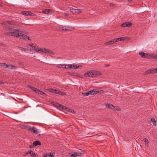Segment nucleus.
Returning a JSON list of instances; mask_svg holds the SVG:
<instances>
[{
	"label": "nucleus",
	"instance_id": "nucleus-41",
	"mask_svg": "<svg viewBox=\"0 0 157 157\" xmlns=\"http://www.w3.org/2000/svg\"><path fill=\"white\" fill-rule=\"evenodd\" d=\"M70 65H69V64L65 65V66L64 67V68H65V69L70 68V67H69Z\"/></svg>",
	"mask_w": 157,
	"mask_h": 157
},
{
	"label": "nucleus",
	"instance_id": "nucleus-39",
	"mask_svg": "<svg viewBox=\"0 0 157 157\" xmlns=\"http://www.w3.org/2000/svg\"><path fill=\"white\" fill-rule=\"evenodd\" d=\"M18 48L20 49L21 50V51H25V50H27V49H26V48H22V47H18Z\"/></svg>",
	"mask_w": 157,
	"mask_h": 157
},
{
	"label": "nucleus",
	"instance_id": "nucleus-57",
	"mask_svg": "<svg viewBox=\"0 0 157 157\" xmlns=\"http://www.w3.org/2000/svg\"><path fill=\"white\" fill-rule=\"evenodd\" d=\"M132 1V0H128V1L129 2H131Z\"/></svg>",
	"mask_w": 157,
	"mask_h": 157
},
{
	"label": "nucleus",
	"instance_id": "nucleus-51",
	"mask_svg": "<svg viewBox=\"0 0 157 157\" xmlns=\"http://www.w3.org/2000/svg\"><path fill=\"white\" fill-rule=\"evenodd\" d=\"M121 39V40H125L126 39V37H120Z\"/></svg>",
	"mask_w": 157,
	"mask_h": 157
},
{
	"label": "nucleus",
	"instance_id": "nucleus-16",
	"mask_svg": "<svg viewBox=\"0 0 157 157\" xmlns=\"http://www.w3.org/2000/svg\"><path fill=\"white\" fill-rule=\"evenodd\" d=\"M149 58L157 59V55L149 53Z\"/></svg>",
	"mask_w": 157,
	"mask_h": 157
},
{
	"label": "nucleus",
	"instance_id": "nucleus-56",
	"mask_svg": "<svg viewBox=\"0 0 157 157\" xmlns=\"http://www.w3.org/2000/svg\"><path fill=\"white\" fill-rule=\"evenodd\" d=\"M64 109H67V108L66 106H64Z\"/></svg>",
	"mask_w": 157,
	"mask_h": 157
},
{
	"label": "nucleus",
	"instance_id": "nucleus-31",
	"mask_svg": "<svg viewBox=\"0 0 157 157\" xmlns=\"http://www.w3.org/2000/svg\"><path fill=\"white\" fill-rule=\"evenodd\" d=\"M65 66V64H59V65L57 67L59 68H64V67Z\"/></svg>",
	"mask_w": 157,
	"mask_h": 157
},
{
	"label": "nucleus",
	"instance_id": "nucleus-20",
	"mask_svg": "<svg viewBox=\"0 0 157 157\" xmlns=\"http://www.w3.org/2000/svg\"><path fill=\"white\" fill-rule=\"evenodd\" d=\"M58 90L52 89H51L49 90V91L51 92L56 94H57V93H58Z\"/></svg>",
	"mask_w": 157,
	"mask_h": 157
},
{
	"label": "nucleus",
	"instance_id": "nucleus-26",
	"mask_svg": "<svg viewBox=\"0 0 157 157\" xmlns=\"http://www.w3.org/2000/svg\"><path fill=\"white\" fill-rule=\"evenodd\" d=\"M151 121L152 122L153 125H155V119L152 117L151 118Z\"/></svg>",
	"mask_w": 157,
	"mask_h": 157
},
{
	"label": "nucleus",
	"instance_id": "nucleus-19",
	"mask_svg": "<svg viewBox=\"0 0 157 157\" xmlns=\"http://www.w3.org/2000/svg\"><path fill=\"white\" fill-rule=\"evenodd\" d=\"M8 64H6L4 63H0V66L2 67H3L4 68H7Z\"/></svg>",
	"mask_w": 157,
	"mask_h": 157
},
{
	"label": "nucleus",
	"instance_id": "nucleus-35",
	"mask_svg": "<svg viewBox=\"0 0 157 157\" xmlns=\"http://www.w3.org/2000/svg\"><path fill=\"white\" fill-rule=\"evenodd\" d=\"M31 152V151H29L26 152L25 153H24V154H23V156H27L29 153H31L30 152Z\"/></svg>",
	"mask_w": 157,
	"mask_h": 157
},
{
	"label": "nucleus",
	"instance_id": "nucleus-21",
	"mask_svg": "<svg viewBox=\"0 0 157 157\" xmlns=\"http://www.w3.org/2000/svg\"><path fill=\"white\" fill-rule=\"evenodd\" d=\"M95 92H96V94H102L104 92V91L103 90L96 89V90H95Z\"/></svg>",
	"mask_w": 157,
	"mask_h": 157
},
{
	"label": "nucleus",
	"instance_id": "nucleus-30",
	"mask_svg": "<svg viewBox=\"0 0 157 157\" xmlns=\"http://www.w3.org/2000/svg\"><path fill=\"white\" fill-rule=\"evenodd\" d=\"M114 43L117 42V41H120L121 40V39L120 37L118 38H116L113 39Z\"/></svg>",
	"mask_w": 157,
	"mask_h": 157
},
{
	"label": "nucleus",
	"instance_id": "nucleus-17",
	"mask_svg": "<svg viewBox=\"0 0 157 157\" xmlns=\"http://www.w3.org/2000/svg\"><path fill=\"white\" fill-rule=\"evenodd\" d=\"M96 89H93L90 90L89 91V94L90 95H94L96 94V92H95Z\"/></svg>",
	"mask_w": 157,
	"mask_h": 157
},
{
	"label": "nucleus",
	"instance_id": "nucleus-43",
	"mask_svg": "<svg viewBox=\"0 0 157 157\" xmlns=\"http://www.w3.org/2000/svg\"><path fill=\"white\" fill-rule=\"evenodd\" d=\"M82 67V66L81 65H78V66H77V65H75V69H77L78 68L81 67Z\"/></svg>",
	"mask_w": 157,
	"mask_h": 157
},
{
	"label": "nucleus",
	"instance_id": "nucleus-2",
	"mask_svg": "<svg viewBox=\"0 0 157 157\" xmlns=\"http://www.w3.org/2000/svg\"><path fill=\"white\" fill-rule=\"evenodd\" d=\"M101 75L100 72L98 71H89L84 75V77H95Z\"/></svg>",
	"mask_w": 157,
	"mask_h": 157
},
{
	"label": "nucleus",
	"instance_id": "nucleus-55",
	"mask_svg": "<svg viewBox=\"0 0 157 157\" xmlns=\"http://www.w3.org/2000/svg\"><path fill=\"white\" fill-rule=\"evenodd\" d=\"M4 84V83L3 82L1 81H0V84Z\"/></svg>",
	"mask_w": 157,
	"mask_h": 157
},
{
	"label": "nucleus",
	"instance_id": "nucleus-49",
	"mask_svg": "<svg viewBox=\"0 0 157 157\" xmlns=\"http://www.w3.org/2000/svg\"><path fill=\"white\" fill-rule=\"evenodd\" d=\"M69 67L70 68L75 69V65H70Z\"/></svg>",
	"mask_w": 157,
	"mask_h": 157
},
{
	"label": "nucleus",
	"instance_id": "nucleus-27",
	"mask_svg": "<svg viewBox=\"0 0 157 157\" xmlns=\"http://www.w3.org/2000/svg\"><path fill=\"white\" fill-rule=\"evenodd\" d=\"M13 29H12L11 28L6 27L5 28V30L7 31H10V32H11L12 31Z\"/></svg>",
	"mask_w": 157,
	"mask_h": 157
},
{
	"label": "nucleus",
	"instance_id": "nucleus-44",
	"mask_svg": "<svg viewBox=\"0 0 157 157\" xmlns=\"http://www.w3.org/2000/svg\"><path fill=\"white\" fill-rule=\"evenodd\" d=\"M4 34L5 35L11 36V32L5 33Z\"/></svg>",
	"mask_w": 157,
	"mask_h": 157
},
{
	"label": "nucleus",
	"instance_id": "nucleus-9",
	"mask_svg": "<svg viewBox=\"0 0 157 157\" xmlns=\"http://www.w3.org/2000/svg\"><path fill=\"white\" fill-rule=\"evenodd\" d=\"M154 73V71H153V69H149L148 70L146 71L144 73V75H148L150 73Z\"/></svg>",
	"mask_w": 157,
	"mask_h": 157
},
{
	"label": "nucleus",
	"instance_id": "nucleus-52",
	"mask_svg": "<svg viewBox=\"0 0 157 157\" xmlns=\"http://www.w3.org/2000/svg\"><path fill=\"white\" fill-rule=\"evenodd\" d=\"M32 48H33L35 49L36 51H37L38 48H36L35 46H33Z\"/></svg>",
	"mask_w": 157,
	"mask_h": 157
},
{
	"label": "nucleus",
	"instance_id": "nucleus-4",
	"mask_svg": "<svg viewBox=\"0 0 157 157\" xmlns=\"http://www.w3.org/2000/svg\"><path fill=\"white\" fill-rule=\"evenodd\" d=\"M70 11L73 14H79L81 12V10L78 9H71Z\"/></svg>",
	"mask_w": 157,
	"mask_h": 157
},
{
	"label": "nucleus",
	"instance_id": "nucleus-38",
	"mask_svg": "<svg viewBox=\"0 0 157 157\" xmlns=\"http://www.w3.org/2000/svg\"><path fill=\"white\" fill-rule=\"evenodd\" d=\"M139 54L140 55L141 57L143 58V56L144 54V52H141L139 53Z\"/></svg>",
	"mask_w": 157,
	"mask_h": 157
},
{
	"label": "nucleus",
	"instance_id": "nucleus-7",
	"mask_svg": "<svg viewBox=\"0 0 157 157\" xmlns=\"http://www.w3.org/2000/svg\"><path fill=\"white\" fill-rule=\"evenodd\" d=\"M75 153L77 156H81L83 154V152L81 149H79L76 152H75Z\"/></svg>",
	"mask_w": 157,
	"mask_h": 157
},
{
	"label": "nucleus",
	"instance_id": "nucleus-8",
	"mask_svg": "<svg viewBox=\"0 0 157 157\" xmlns=\"http://www.w3.org/2000/svg\"><path fill=\"white\" fill-rule=\"evenodd\" d=\"M33 147H36L38 145H40L41 144L39 141L36 140L33 142Z\"/></svg>",
	"mask_w": 157,
	"mask_h": 157
},
{
	"label": "nucleus",
	"instance_id": "nucleus-47",
	"mask_svg": "<svg viewBox=\"0 0 157 157\" xmlns=\"http://www.w3.org/2000/svg\"><path fill=\"white\" fill-rule=\"evenodd\" d=\"M69 112L72 113H75V111L74 110L72 109H69Z\"/></svg>",
	"mask_w": 157,
	"mask_h": 157
},
{
	"label": "nucleus",
	"instance_id": "nucleus-3",
	"mask_svg": "<svg viewBox=\"0 0 157 157\" xmlns=\"http://www.w3.org/2000/svg\"><path fill=\"white\" fill-rule=\"evenodd\" d=\"M26 128L27 130L35 134H37L39 133V130L34 127H31L30 126H28L26 127Z\"/></svg>",
	"mask_w": 157,
	"mask_h": 157
},
{
	"label": "nucleus",
	"instance_id": "nucleus-18",
	"mask_svg": "<svg viewBox=\"0 0 157 157\" xmlns=\"http://www.w3.org/2000/svg\"><path fill=\"white\" fill-rule=\"evenodd\" d=\"M37 94L44 95L45 94V93L44 92L41 90H40L38 89V91H37L36 93Z\"/></svg>",
	"mask_w": 157,
	"mask_h": 157
},
{
	"label": "nucleus",
	"instance_id": "nucleus-1",
	"mask_svg": "<svg viewBox=\"0 0 157 157\" xmlns=\"http://www.w3.org/2000/svg\"><path fill=\"white\" fill-rule=\"evenodd\" d=\"M11 36L16 37L17 38H19L22 39L30 40L28 36L23 34L22 33H19V30L17 29H13L11 32Z\"/></svg>",
	"mask_w": 157,
	"mask_h": 157
},
{
	"label": "nucleus",
	"instance_id": "nucleus-10",
	"mask_svg": "<svg viewBox=\"0 0 157 157\" xmlns=\"http://www.w3.org/2000/svg\"><path fill=\"white\" fill-rule=\"evenodd\" d=\"M54 153H51L50 154H45L43 155L44 157H53L54 156Z\"/></svg>",
	"mask_w": 157,
	"mask_h": 157
},
{
	"label": "nucleus",
	"instance_id": "nucleus-53",
	"mask_svg": "<svg viewBox=\"0 0 157 157\" xmlns=\"http://www.w3.org/2000/svg\"><path fill=\"white\" fill-rule=\"evenodd\" d=\"M154 72L155 73V72H157V68H155L153 69Z\"/></svg>",
	"mask_w": 157,
	"mask_h": 157
},
{
	"label": "nucleus",
	"instance_id": "nucleus-60",
	"mask_svg": "<svg viewBox=\"0 0 157 157\" xmlns=\"http://www.w3.org/2000/svg\"><path fill=\"white\" fill-rule=\"evenodd\" d=\"M68 15V14L65 13L66 15Z\"/></svg>",
	"mask_w": 157,
	"mask_h": 157
},
{
	"label": "nucleus",
	"instance_id": "nucleus-48",
	"mask_svg": "<svg viewBox=\"0 0 157 157\" xmlns=\"http://www.w3.org/2000/svg\"><path fill=\"white\" fill-rule=\"evenodd\" d=\"M43 52L46 53L47 52L48 49H46V48H44L43 49Z\"/></svg>",
	"mask_w": 157,
	"mask_h": 157
},
{
	"label": "nucleus",
	"instance_id": "nucleus-28",
	"mask_svg": "<svg viewBox=\"0 0 157 157\" xmlns=\"http://www.w3.org/2000/svg\"><path fill=\"white\" fill-rule=\"evenodd\" d=\"M50 10L49 9H45L43 10V13L46 14H48Z\"/></svg>",
	"mask_w": 157,
	"mask_h": 157
},
{
	"label": "nucleus",
	"instance_id": "nucleus-59",
	"mask_svg": "<svg viewBox=\"0 0 157 157\" xmlns=\"http://www.w3.org/2000/svg\"><path fill=\"white\" fill-rule=\"evenodd\" d=\"M32 147V146H31V145H30V146H29V147H30V148H31V147Z\"/></svg>",
	"mask_w": 157,
	"mask_h": 157
},
{
	"label": "nucleus",
	"instance_id": "nucleus-42",
	"mask_svg": "<svg viewBox=\"0 0 157 157\" xmlns=\"http://www.w3.org/2000/svg\"><path fill=\"white\" fill-rule=\"evenodd\" d=\"M47 52L49 54H51L52 55L54 54V53L52 52L51 51L49 50H48Z\"/></svg>",
	"mask_w": 157,
	"mask_h": 157
},
{
	"label": "nucleus",
	"instance_id": "nucleus-34",
	"mask_svg": "<svg viewBox=\"0 0 157 157\" xmlns=\"http://www.w3.org/2000/svg\"><path fill=\"white\" fill-rule=\"evenodd\" d=\"M57 107L61 109H64V106L60 104H59V105H58V106Z\"/></svg>",
	"mask_w": 157,
	"mask_h": 157
},
{
	"label": "nucleus",
	"instance_id": "nucleus-14",
	"mask_svg": "<svg viewBox=\"0 0 157 157\" xmlns=\"http://www.w3.org/2000/svg\"><path fill=\"white\" fill-rule=\"evenodd\" d=\"M7 68L10 69H15L17 68V67L14 65L11 64H8Z\"/></svg>",
	"mask_w": 157,
	"mask_h": 157
},
{
	"label": "nucleus",
	"instance_id": "nucleus-22",
	"mask_svg": "<svg viewBox=\"0 0 157 157\" xmlns=\"http://www.w3.org/2000/svg\"><path fill=\"white\" fill-rule=\"evenodd\" d=\"M65 26L63 27H60L57 28V29L60 31H65Z\"/></svg>",
	"mask_w": 157,
	"mask_h": 157
},
{
	"label": "nucleus",
	"instance_id": "nucleus-11",
	"mask_svg": "<svg viewBox=\"0 0 157 157\" xmlns=\"http://www.w3.org/2000/svg\"><path fill=\"white\" fill-rule=\"evenodd\" d=\"M28 87L30 88L31 90L36 93L37 91H38V89L30 85H28Z\"/></svg>",
	"mask_w": 157,
	"mask_h": 157
},
{
	"label": "nucleus",
	"instance_id": "nucleus-5",
	"mask_svg": "<svg viewBox=\"0 0 157 157\" xmlns=\"http://www.w3.org/2000/svg\"><path fill=\"white\" fill-rule=\"evenodd\" d=\"M132 25V24L131 22H127L121 24V26L122 27H129Z\"/></svg>",
	"mask_w": 157,
	"mask_h": 157
},
{
	"label": "nucleus",
	"instance_id": "nucleus-23",
	"mask_svg": "<svg viewBox=\"0 0 157 157\" xmlns=\"http://www.w3.org/2000/svg\"><path fill=\"white\" fill-rule=\"evenodd\" d=\"M143 58H149V53H144V54L143 55Z\"/></svg>",
	"mask_w": 157,
	"mask_h": 157
},
{
	"label": "nucleus",
	"instance_id": "nucleus-36",
	"mask_svg": "<svg viewBox=\"0 0 157 157\" xmlns=\"http://www.w3.org/2000/svg\"><path fill=\"white\" fill-rule=\"evenodd\" d=\"M144 141L145 142V144H148V139L146 138H145L144 139Z\"/></svg>",
	"mask_w": 157,
	"mask_h": 157
},
{
	"label": "nucleus",
	"instance_id": "nucleus-15",
	"mask_svg": "<svg viewBox=\"0 0 157 157\" xmlns=\"http://www.w3.org/2000/svg\"><path fill=\"white\" fill-rule=\"evenodd\" d=\"M114 43V40L109 41L104 43V44L106 45H109L112 44Z\"/></svg>",
	"mask_w": 157,
	"mask_h": 157
},
{
	"label": "nucleus",
	"instance_id": "nucleus-54",
	"mask_svg": "<svg viewBox=\"0 0 157 157\" xmlns=\"http://www.w3.org/2000/svg\"><path fill=\"white\" fill-rule=\"evenodd\" d=\"M28 45L29 46H30L32 48V47L33 46V44H28Z\"/></svg>",
	"mask_w": 157,
	"mask_h": 157
},
{
	"label": "nucleus",
	"instance_id": "nucleus-25",
	"mask_svg": "<svg viewBox=\"0 0 157 157\" xmlns=\"http://www.w3.org/2000/svg\"><path fill=\"white\" fill-rule=\"evenodd\" d=\"M57 93L58 94H59L62 95H64L66 94V93L65 92L60 91L59 90H58Z\"/></svg>",
	"mask_w": 157,
	"mask_h": 157
},
{
	"label": "nucleus",
	"instance_id": "nucleus-32",
	"mask_svg": "<svg viewBox=\"0 0 157 157\" xmlns=\"http://www.w3.org/2000/svg\"><path fill=\"white\" fill-rule=\"evenodd\" d=\"M114 111H119L120 110V109L119 107L118 106H114V109H113Z\"/></svg>",
	"mask_w": 157,
	"mask_h": 157
},
{
	"label": "nucleus",
	"instance_id": "nucleus-12",
	"mask_svg": "<svg viewBox=\"0 0 157 157\" xmlns=\"http://www.w3.org/2000/svg\"><path fill=\"white\" fill-rule=\"evenodd\" d=\"M22 13L23 14H25L27 16H28L29 15V16H32V13H31V12L26 11L22 12Z\"/></svg>",
	"mask_w": 157,
	"mask_h": 157
},
{
	"label": "nucleus",
	"instance_id": "nucleus-13",
	"mask_svg": "<svg viewBox=\"0 0 157 157\" xmlns=\"http://www.w3.org/2000/svg\"><path fill=\"white\" fill-rule=\"evenodd\" d=\"M65 31H69L70 30H72L74 29V28L73 27L65 26Z\"/></svg>",
	"mask_w": 157,
	"mask_h": 157
},
{
	"label": "nucleus",
	"instance_id": "nucleus-40",
	"mask_svg": "<svg viewBox=\"0 0 157 157\" xmlns=\"http://www.w3.org/2000/svg\"><path fill=\"white\" fill-rule=\"evenodd\" d=\"M70 156L71 157H76V156H77L76 154V153H75V152H74V154H71V155H70Z\"/></svg>",
	"mask_w": 157,
	"mask_h": 157
},
{
	"label": "nucleus",
	"instance_id": "nucleus-6",
	"mask_svg": "<svg viewBox=\"0 0 157 157\" xmlns=\"http://www.w3.org/2000/svg\"><path fill=\"white\" fill-rule=\"evenodd\" d=\"M106 107L108 109L113 110L114 109V106L111 104H106L105 105Z\"/></svg>",
	"mask_w": 157,
	"mask_h": 157
},
{
	"label": "nucleus",
	"instance_id": "nucleus-29",
	"mask_svg": "<svg viewBox=\"0 0 157 157\" xmlns=\"http://www.w3.org/2000/svg\"><path fill=\"white\" fill-rule=\"evenodd\" d=\"M52 104L54 106L58 107L59 104L57 102H52Z\"/></svg>",
	"mask_w": 157,
	"mask_h": 157
},
{
	"label": "nucleus",
	"instance_id": "nucleus-45",
	"mask_svg": "<svg viewBox=\"0 0 157 157\" xmlns=\"http://www.w3.org/2000/svg\"><path fill=\"white\" fill-rule=\"evenodd\" d=\"M37 51H40L41 52H43V49L41 48H38Z\"/></svg>",
	"mask_w": 157,
	"mask_h": 157
},
{
	"label": "nucleus",
	"instance_id": "nucleus-61",
	"mask_svg": "<svg viewBox=\"0 0 157 157\" xmlns=\"http://www.w3.org/2000/svg\"><path fill=\"white\" fill-rule=\"evenodd\" d=\"M38 135V136H40V134H39Z\"/></svg>",
	"mask_w": 157,
	"mask_h": 157
},
{
	"label": "nucleus",
	"instance_id": "nucleus-33",
	"mask_svg": "<svg viewBox=\"0 0 157 157\" xmlns=\"http://www.w3.org/2000/svg\"><path fill=\"white\" fill-rule=\"evenodd\" d=\"M82 94L85 96H86L90 95L89 91L87 92L82 93Z\"/></svg>",
	"mask_w": 157,
	"mask_h": 157
},
{
	"label": "nucleus",
	"instance_id": "nucleus-46",
	"mask_svg": "<svg viewBox=\"0 0 157 157\" xmlns=\"http://www.w3.org/2000/svg\"><path fill=\"white\" fill-rule=\"evenodd\" d=\"M18 30H19V33H25V31L23 30L19 29Z\"/></svg>",
	"mask_w": 157,
	"mask_h": 157
},
{
	"label": "nucleus",
	"instance_id": "nucleus-58",
	"mask_svg": "<svg viewBox=\"0 0 157 157\" xmlns=\"http://www.w3.org/2000/svg\"><path fill=\"white\" fill-rule=\"evenodd\" d=\"M106 66H107V67H108L109 66V65H105Z\"/></svg>",
	"mask_w": 157,
	"mask_h": 157
},
{
	"label": "nucleus",
	"instance_id": "nucleus-50",
	"mask_svg": "<svg viewBox=\"0 0 157 157\" xmlns=\"http://www.w3.org/2000/svg\"><path fill=\"white\" fill-rule=\"evenodd\" d=\"M109 5L110 6L112 7H115V5L113 4L112 3H111Z\"/></svg>",
	"mask_w": 157,
	"mask_h": 157
},
{
	"label": "nucleus",
	"instance_id": "nucleus-37",
	"mask_svg": "<svg viewBox=\"0 0 157 157\" xmlns=\"http://www.w3.org/2000/svg\"><path fill=\"white\" fill-rule=\"evenodd\" d=\"M8 23L10 25H15V23L13 21H8Z\"/></svg>",
	"mask_w": 157,
	"mask_h": 157
},
{
	"label": "nucleus",
	"instance_id": "nucleus-24",
	"mask_svg": "<svg viewBox=\"0 0 157 157\" xmlns=\"http://www.w3.org/2000/svg\"><path fill=\"white\" fill-rule=\"evenodd\" d=\"M29 151H31L30 153H29L31 157H35L36 156L35 154L33 152L32 150H30Z\"/></svg>",
	"mask_w": 157,
	"mask_h": 157
}]
</instances>
